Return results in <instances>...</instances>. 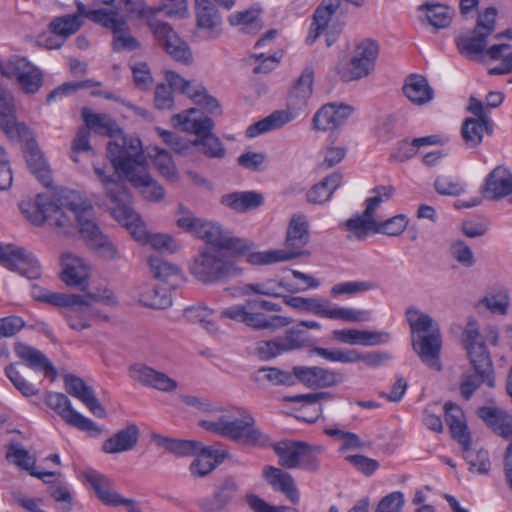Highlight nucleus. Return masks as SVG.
Masks as SVG:
<instances>
[{
    "mask_svg": "<svg viewBox=\"0 0 512 512\" xmlns=\"http://www.w3.org/2000/svg\"><path fill=\"white\" fill-rule=\"evenodd\" d=\"M92 206L78 192L61 190L54 197L38 194L35 200L22 201L21 212L34 225L41 226L45 221L58 228L72 227L74 221L80 227L78 212L86 206Z\"/></svg>",
    "mask_w": 512,
    "mask_h": 512,
    "instance_id": "3",
    "label": "nucleus"
},
{
    "mask_svg": "<svg viewBox=\"0 0 512 512\" xmlns=\"http://www.w3.org/2000/svg\"><path fill=\"white\" fill-rule=\"evenodd\" d=\"M61 280L69 287H77L84 291L89 286V267L80 257L70 253L61 256Z\"/></svg>",
    "mask_w": 512,
    "mask_h": 512,
    "instance_id": "24",
    "label": "nucleus"
},
{
    "mask_svg": "<svg viewBox=\"0 0 512 512\" xmlns=\"http://www.w3.org/2000/svg\"><path fill=\"white\" fill-rule=\"evenodd\" d=\"M194 38L215 39L222 32V17L210 0H196Z\"/></svg>",
    "mask_w": 512,
    "mask_h": 512,
    "instance_id": "20",
    "label": "nucleus"
},
{
    "mask_svg": "<svg viewBox=\"0 0 512 512\" xmlns=\"http://www.w3.org/2000/svg\"><path fill=\"white\" fill-rule=\"evenodd\" d=\"M493 122L491 119L466 118L461 126V135L467 148H477L485 134L492 135Z\"/></svg>",
    "mask_w": 512,
    "mask_h": 512,
    "instance_id": "35",
    "label": "nucleus"
},
{
    "mask_svg": "<svg viewBox=\"0 0 512 512\" xmlns=\"http://www.w3.org/2000/svg\"><path fill=\"white\" fill-rule=\"evenodd\" d=\"M100 82L94 80H85L77 82H66L52 90L46 97V102L51 103L65 96H68L79 89L100 86Z\"/></svg>",
    "mask_w": 512,
    "mask_h": 512,
    "instance_id": "58",
    "label": "nucleus"
},
{
    "mask_svg": "<svg viewBox=\"0 0 512 512\" xmlns=\"http://www.w3.org/2000/svg\"><path fill=\"white\" fill-rule=\"evenodd\" d=\"M16 355L27 362L29 368L36 371H43L46 377L54 380L57 371L52 362L40 351L26 344L17 343L15 346Z\"/></svg>",
    "mask_w": 512,
    "mask_h": 512,
    "instance_id": "33",
    "label": "nucleus"
},
{
    "mask_svg": "<svg viewBox=\"0 0 512 512\" xmlns=\"http://www.w3.org/2000/svg\"><path fill=\"white\" fill-rule=\"evenodd\" d=\"M330 397L327 392H314L307 394H296L293 396H285L284 401L295 402L300 405L298 414L295 417L306 423L316 422L322 414V406L320 400Z\"/></svg>",
    "mask_w": 512,
    "mask_h": 512,
    "instance_id": "28",
    "label": "nucleus"
},
{
    "mask_svg": "<svg viewBox=\"0 0 512 512\" xmlns=\"http://www.w3.org/2000/svg\"><path fill=\"white\" fill-rule=\"evenodd\" d=\"M152 439L158 447L164 448L178 457L192 455V440L170 438L160 434H152Z\"/></svg>",
    "mask_w": 512,
    "mask_h": 512,
    "instance_id": "54",
    "label": "nucleus"
},
{
    "mask_svg": "<svg viewBox=\"0 0 512 512\" xmlns=\"http://www.w3.org/2000/svg\"><path fill=\"white\" fill-rule=\"evenodd\" d=\"M480 193L487 200L508 198L512 203V172L504 166L495 167L486 176Z\"/></svg>",
    "mask_w": 512,
    "mask_h": 512,
    "instance_id": "21",
    "label": "nucleus"
},
{
    "mask_svg": "<svg viewBox=\"0 0 512 512\" xmlns=\"http://www.w3.org/2000/svg\"><path fill=\"white\" fill-rule=\"evenodd\" d=\"M139 302L152 309H167L172 305L168 291L154 285H144L139 293Z\"/></svg>",
    "mask_w": 512,
    "mask_h": 512,
    "instance_id": "48",
    "label": "nucleus"
},
{
    "mask_svg": "<svg viewBox=\"0 0 512 512\" xmlns=\"http://www.w3.org/2000/svg\"><path fill=\"white\" fill-rule=\"evenodd\" d=\"M222 108L214 96L203 86L194 88V150L208 158H223L225 148L213 132V118L221 115Z\"/></svg>",
    "mask_w": 512,
    "mask_h": 512,
    "instance_id": "4",
    "label": "nucleus"
},
{
    "mask_svg": "<svg viewBox=\"0 0 512 512\" xmlns=\"http://www.w3.org/2000/svg\"><path fill=\"white\" fill-rule=\"evenodd\" d=\"M107 157L118 178H124L134 187L140 188L147 200L156 202L164 198V188L147 171V159L139 138L122 136L109 142Z\"/></svg>",
    "mask_w": 512,
    "mask_h": 512,
    "instance_id": "2",
    "label": "nucleus"
},
{
    "mask_svg": "<svg viewBox=\"0 0 512 512\" xmlns=\"http://www.w3.org/2000/svg\"><path fill=\"white\" fill-rule=\"evenodd\" d=\"M445 421L450 429L453 439L461 446L463 451L471 447V436L465 422V416L460 406L446 402L444 405Z\"/></svg>",
    "mask_w": 512,
    "mask_h": 512,
    "instance_id": "30",
    "label": "nucleus"
},
{
    "mask_svg": "<svg viewBox=\"0 0 512 512\" xmlns=\"http://www.w3.org/2000/svg\"><path fill=\"white\" fill-rule=\"evenodd\" d=\"M0 128L10 138L20 137L26 130L24 124L17 123L13 97L0 91Z\"/></svg>",
    "mask_w": 512,
    "mask_h": 512,
    "instance_id": "38",
    "label": "nucleus"
},
{
    "mask_svg": "<svg viewBox=\"0 0 512 512\" xmlns=\"http://www.w3.org/2000/svg\"><path fill=\"white\" fill-rule=\"evenodd\" d=\"M45 403L67 423L81 431L100 434L101 430L91 419L77 412L70 399L63 393L48 392L45 396Z\"/></svg>",
    "mask_w": 512,
    "mask_h": 512,
    "instance_id": "17",
    "label": "nucleus"
},
{
    "mask_svg": "<svg viewBox=\"0 0 512 512\" xmlns=\"http://www.w3.org/2000/svg\"><path fill=\"white\" fill-rule=\"evenodd\" d=\"M87 481L98 498L106 505L119 506L121 495L110 489V480L102 474L91 472L86 476Z\"/></svg>",
    "mask_w": 512,
    "mask_h": 512,
    "instance_id": "50",
    "label": "nucleus"
},
{
    "mask_svg": "<svg viewBox=\"0 0 512 512\" xmlns=\"http://www.w3.org/2000/svg\"><path fill=\"white\" fill-rule=\"evenodd\" d=\"M194 235L210 246L194 260V276L198 280L210 284L242 274L237 257L251 252V242L234 237L218 223L198 218H194Z\"/></svg>",
    "mask_w": 512,
    "mask_h": 512,
    "instance_id": "1",
    "label": "nucleus"
},
{
    "mask_svg": "<svg viewBox=\"0 0 512 512\" xmlns=\"http://www.w3.org/2000/svg\"><path fill=\"white\" fill-rule=\"evenodd\" d=\"M43 81L44 79L41 70L33 65L30 70L22 75L21 79H19L17 83L23 93L35 94L42 87Z\"/></svg>",
    "mask_w": 512,
    "mask_h": 512,
    "instance_id": "61",
    "label": "nucleus"
},
{
    "mask_svg": "<svg viewBox=\"0 0 512 512\" xmlns=\"http://www.w3.org/2000/svg\"><path fill=\"white\" fill-rule=\"evenodd\" d=\"M138 221L142 225L144 230V236L141 239H138L133 233V230L136 229V225H131L130 227L128 225H124L130 231L131 235L135 240L139 242H148L151 245V247L157 251L175 253L176 251L179 250L180 246L172 236H170L169 234L162 233L149 235L140 217Z\"/></svg>",
    "mask_w": 512,
    "mask_h": 512,
    "instance_id": "45",
    "label": "nucleus"
},
{
    "mask_svg": "<svg viewBox=\"0 0 512 512\" xmlns=\"http://www.w3.org/2000/svg\"><path fill=\"white\" fill-rule=\"evenodd\" d=\"M198 424L208 432L244 444L265 446L268 442L267 436L254 427L253 417L243 408L222 411L212 419H200Z\"/></svg>",
    "mask_w": 512,
    "mask_h": 512,
    "instance_id": "6",
    "label": "nucleus"
},
{
    "mask_svg": "<svg viewBox=\"0 0 512 512\" xmlns=\"http://www.w3.org/2000/svg\"><path fill=\"white\" fill-rule=\"evenodd\" d=\"M262 194L255 191L232 192L221 197V203L236 212H246L263 204Z\"/></svg>",
    "mask_w": 512,
    "mask_h": 512,
    "instance_id": "42",
    "label": "nucleus"
},
{
    "mask_svg": "<svg viewBox=\"0 0 512 512\" xmlns=\"http://www.w3.org/2000/svg\"><path fill=\"white\" fill-rule=\"evenodd\" d=\"M148 265L155 279L166 283L173 289L185 282L181 269L159 256H150Z\"/></svg>",
    "mask_w": 512,
    "mask_h": 512,
    "instance_id": "32",
    "label": "nucleus"
},
{
    "mask_svg": "<svg viewBox=\"0 0 512 512\" xmlns=\"http://www.w3.org/2000/svg\"><path fill=\"white\" fill-rule=\"evenodd\" d=\"M482 303L492 313L506 314L509 305V296L504 288L493 289L482 300Z\"/></svg>",
    "mask_w": 512,
    "mask_h": 512,
    "instance_id": "57",
    "label": "nucleus"
},
{
    "mask_svg": "<svg viewBox=\"0 0 512 512\" xmlns=\"http://www.w3.org/2000/svg\"><path fill=\"white\" fill-rule=\"evenodd\" d=\"M83 18H85L84 14L80 13V9L77 8L74 14L56 17L52 20L49 24L50 32L65 41L82 27Z\"/></svg>",
    "mask_w": 512,
    "mask_h": 512,
    "instance_id": "44",
    "label": "nucleus"
},
{
    "mask_svg": "<svg viewBox=\"0 0 512 512\" xmlns=\"http://www.w3.org/2000/svg\"><path fill=\"white\" fill-rule=\"evenodd\" d=\"M62 316L66 319L68 326L76 331L90 328L92 319L108 320V316L95 309L84 294H75L66 310L62 311Z\"/></svg>",
    "mask_w": 512,
    "mask_h": 512,
    "instance_id": "18",
    "label": "nucleus"
},
{
    "mask_svg": "<svg viewBox=\"0 0 512 512\" xmlns=\"http://www.w3.org/2000/svg\"><path fill=\"white\" fill-rule=\"evenodd\" d=\"M295 384H302L310 389L333 387L343 381V374L319 366H295Z\"/></svg>",
    "mask_w": 512,
    "mask_h": 512,
    "instance_id": "19",
    "label": "nucleus"
},
{
    "mask_svg": "<svg viewBox=\"0 0 512 512\" xmlns=\"http://www.w3.org/2000/svg\"><path fill=\"white\" fill-rule=\"evenodd\" d=\"M477 414L496 435L504 439L512 437V416L506 411L483 406L478 409Z\"/></svg>",
    "mask_w": 512,
    "mask_h": 512,
    "instance_id": "31",
    "label": "nucleus"
},
{
    "mask_svg": "<svg viewBox=\"0 0 512 512\" xmlns=\"http://www.w3.org/2000/svg\"><path fill=\"white\" fill-rule=\"evenodd\" d=\"M139 47L138 41L131 35L126 21L113 32V48L115 51H132Z\"/></svg>",
    "mask_w": 512,
    "mask_h": 512,
    "instance_id": "62",
    "label": "nucleus"
},
{
    "mask_svg": "<svg viewBox=\"0 0 512 512\" xmlns=\"http://www.w3.org/2000/svg\"><path fill=\"white\" fill-rule=\"evenodd\" d=\"M341 182L342 175L340 173L330 174L308 191L307 200L313 204H322L328 201Z\"/></svg>",
    "mask_w": 512,
    "mask_h": 512,
    "instance_id": "47",
    "label": "nucleus"
},
{
    "mask_svg": "<svg viewBox=\"0 0 512 512\" xmlns=\"http://www.w3.org/2000/svg\"><path fill=\"white\" fill-rule=\"evenodd\" d=\"M378 54L377 42L365 39L357 45L355 55L349 61L348 67H336L337 74L345 82L366 77L374 69Z\"/></svg>",
    "mask_w": 512,
    "mask_h": 512,
    "instance_id": "14",
    "label": "nucleus"
},
{
    "mask_svg": "<svg viewBox=\"0 0 512 512\" xmlns=\"http://www.w3.org/2000/svg\"><path fill=\"white\" fill-rule=\"evenodd\" d=\"M135 86L140 90H148L154 82L150 67L146 62H133L129 64Z\"/></svg>",
    "mask_w": 512,
    "mask_h": 512,
    "instance_id": "63",
    "label": "nucleus"
},
{
    "mask_svg": "<svg viewBox=\"0 0 512 512\" xmlns=\"http://www.w3.org/2000/svg\"><path fill=\"white\" fill-rule=\"evenodd\" d=\"M284 303L303 313H311L320 318L341 320L344 322H365L370 319L367 310L350 307H331L326 299L302 296H284Z\"/></svg>",
    "mask_w": 512,
    "mask_h": 512,
    "instance_id": "12",
    "label": "nucleus"
},
{
    "mask_svg": "<svg viewBox=\"0 0 512 512\" xmlns=\"http://www.w3.org/2000/svg\"><path fill=\"white\" fill-rule=\"evenodd\" d=\"M314 72L311 68H305L294 85L291 95L297 99L306 100L313 90Z\"/></svg>",
    "mask_w": 512,
    "mask_h": 512,
    "instance_id": "64",
    "label": "nucleus"
},
{
    "mask_svg": "<svg viewBox=\"0 0 512 512\" xmlns=\"http://www.w3.org/2000/svg\"><path fill=\"white\" fill-rule=\"evenodd\" d=\"M404 95L414 104L423 105L434 97V90L428 80L419 74L409 75L403 86Z\"/></svg>",
    "mask_w": 512,
    "mask_h": 512,
    "instance_id": "37",
    "label": "nucleus"
},
{
    "mask_svg": "<svg viewBox=\"0 0 512 512\" xmlns=\"http://www.w3.org/2000/svg\"><path fill=\"white\" fill-rule=\"evenodd\" d=\"M484 32L474 29L472 35H459L456 38V45L459 52L468 58H475L483 55L492 61L499 63L488 68L490 75H503L512 71V50L509 44L492 45L485 50L487 38ZM512 83V79L509 81Z\"/></svg>",
    "mask_w": 512,
    "mask_h": 512,
    "instance_id": "9",
    "label": "nucleus"
},
{
    "mask_svg": "<svg viewBox=\"0 0 512 512\" xmlns=\"http://www.w3.org/2000/svg\"><path fill=\"white\" fill-rule=\"evenodd\" d=\"M435 190L441 195L459 196L466 190V184L451 176H438L434 182Z\"/></svg>",
    "mask_w": 512,
    "mask_h": 512,
    "instance_id": "60",
    "label": "nucleus"
},
{
    "mask_svg": "<svg viewBox=\"0 0 512 512\" xmlns=\"http://www.w3.org/2000/svg\"><path fill=\"white\" fill-rule=\"evenodd\" d=\"M16 251H21L22 255L15 258L8 267L9 270L18 272L28 279H36L40 276V264L35 256L22 247H17Z\"/></svg>",
    "mask_w": 512,
    "mask_h": 512,
    "instance_id": "51",
    "label": "nucleus"
},
{
    "mask_svg": "<svg viewBox=\"0 0 512 512\" xmlns=\"http://www.w3.org/2000/svg\"><path fill=\"white\" fill-rule=\"evenodd\" d=\"M280 310V305L271 301L252 300L245 304L230 306L224 309L221 315L254 329L275 330L287 326L290 320L284 316L268 315L265 312H278Z\"/></svg>",
    "mask_w": 512,
    "mask_h": 512,
    "instance_id": "10",
    "label": "nucleus"
},
{
    "mask_svg": "<svg viewBox=\"0 0 512 512\" xmlns=\"http://www.w3.org/2000/svg\"><path fill=\"white\" fill-rule=\"evenodd\" d=\"M295 118V114L288 110H276L267 117L251 124L246 129L248 138H255L263 133L279 129L291 122Z\"/></svg>",
    "mask_w": 512,
    "mask_h": 512,
    "instance_id": "40",
    "label": "nucleus"
},
{
    "mask_svg": "<svg viewBox=\"0 0 512 512\" xmlns=\"http://www.w3.org/2000/svg\"><path fill=\"white\" fill-rule=\"evenodd\" d=\"M94 172L101 181L107 198L114 205L112 208V216L121 224L136 225L133 230L134 235L141 239L144 236V230L139 223V215L131 207V195L127 187L116 179L114 174L107 175L104 167L93 166Z\"/></svg>",
    "mask_w": 512,
    "mask_h": 512,
    "instance_id": "11",
    "label": "nucleus"
},
{
    "mask_svg": "<svg viewBox=\"0 0 512 512\" xmlns=\"http://www.w3.org/2000/svg\"><path fill=\"white\" fill-rule=\"evenodd\" d=\"M81 115L86 125L85 128L89 131L93 130L98 134L110 137H114L122 133L116 121L108 114L93 113L89 108L83 107Z\"/></svg>",
    "mask_w": 512,
    "mask_h": 512,
    "instance_id": "39",
    "label": "nucleus"
},
{
    "mask_svg": "<svg viewBox=\"0 0 512 512\" xmlns=\"http://www.w3.org/2000/svg\"><path fill=\"white\" fill-rule=\"evenodd\" d=\"M233 296H246L250 294H261L265 296L279 297L282 295V285L275 280H268L263 283L245 284L231 289Z\"/></svg>",
    "mask_w": 512,
    "mask_h": 512,
    "instance_id": "52",
    "label": "nucleus"
},
{
    "mask_svg": "<svg viewBox=\"0 0 512 512\" xmlns=\"http://www.w3.org/2000/svg\"><path fill=\"white\" fill-rule=\"evenodd\" d=\"M128 374L133 381L161 392L170 393L178 387L177 382L166 373L157 371L143 363L131 365Z\"/></svg>",
    "mask_w": 512,
    "mask_h": 512,
    "instance_id": "23",
    "label": "nucleus"
},
{
    "mask_svg": "<svg viewBox=\"0 0 512 512\" xmlns=\"http://www.w3.org/2000/svg\"><path fill=\"white\" fill-rule=\"evenodd\" d=\"M344 226L351 233L349 237L354 236L359 239L366 237L369 232H377V221L373 215H367L366 210L361 215L348 219Z\"/></svg>",
    "mask_w": 512,
    "mask_h": 512,
    "instance_id": "53",
    "label": "nucleus"
},
{
    "mask_svg": "<svg viewBox=\"0 0 512 512\" xmlns=\"http://www.w3.org/2000/svg\"><path fill=\"white\" fill-rule=\"evenodd\" d=\"M66 392L80 400L96 416L102 418L106 415L104 407L100 404L91 387L83 379L73 374L63 377Z\"/></svg>",
    "mask_w": 512,
    "mask_h": 512,
    "instance_id": "26",
    "label": "nucleus"
},
{
    "mask_svg": "<svg viewBox=\"0 0 512 512\" xmlns=\"http://www.w3.org/2000/svg\"><path fill=\"white\" fill-rule=\"evenodd\" d=\"M13 457L15 464L30 472V475L37 477L44 482L48 483L49 480L46 478L48 477H54L57 475L56 472H38L36 471L34 465H35V459L32 458L28 451L25 450L22 446L19 444H12L9 447V450L7 452V458Z\"/></svg>",
    "mask_w": 512,
    "mask_h": 512,
    "instance_id": "49",
    "label": "nucleus"
},
{
    "mask_svg": "<svg viewBox=\"0 0 512 512\" xmlns=\"http://www.w3.org/2000/svg\"><path fill=\"white\" fill-rule=\"evenodd\" d=\"M462 343L477 374L464 375L460 384L462 397L469 400L482 383L494 387L495 376L490 353L485 343L480 340L478 323L473 318L469 319L462 333Z\"/></svg>",
    "mask_w": 512,
    "mask_h": 512,
    "instance_id": "5",
    "label": "nucleus"
},
{
    "mask_svg": "<svg viewBox=\"0 0 512 512\" xmlns=\"http://www.w3.org/2000/svg\"><path fill=\"white\" fill-rule=\"evenodd\" d=\"M139 436V428L134 424L128 425L105 440L102 445V450L107 454H116L132 450L138 443Z\"/></svg>",
    "mask_w": 512,
    "mask_h": 512,
    "instance_id": "34",
    "label": "nucleus"
},
{
    "mask_svg": "<svg viewBox=\"0 0 512 512\" xmlns=\"http://www.w3.org/2000/svg\"><path fill=\"white\" fill-rule=\"evenodd\" d=\"M418 9L424 13L428 24L436 29L447 28L454 16V9L441 3L426 2L420 5Z\"/></svg>",
    "mask_w": 512,
    "mask_h": 512,
    "instance_id": "43",
    "label": "nucleus"
},
{
    "mask_svg": "<svg viewBox=\"0 0 512 512\" xmlns=\"http://www.w3.org/2000/svg\"><path fill=\"white\" fill-rule=\"evenodd\" d=\"M80 221V234L88 241L89 245L96 249L105 259H116L119 257L114 244L100 231L93 206L86 205L78 212Z\"/></svg>",
    "mask_w": 512,
    "mask_h": 512,
    "instance_id": "16",
    "label": "nucleus"
},
{
    "mask_svg": "<svg viewBox=\"0 0 512 512\" xmlns=\"http://www.w3.org/2000/svg\"><path fill=\"white\" fill-rule=\"evenodd\" d=\"M357 7L363 5L364 0H345ZM341 0H323L321 4L317 7L313 15V22L311 24V28L309 34L306 38V42L308 44H312L316 41V39L326 31V43L327 46H332L341 32L340 28L336 27H328V24L335 14L337 9L339 8Z\"/></svg>",
    "mask_w": 512,
    "mask_h": 512,
    "instance_id": "15",
    "label": "nucleus"
},
{
    "mask_svg": "<svg viewBox=\"0 0 512 512\" xmlns=\"http://www.w3.org/2000/svg\"><path fill=\"white\" fill-rule=\"evenodd\" d=\"M24 155L31 173L36 176L43 186L50 187L52 178L49 165L34 141L26 143Z\"/></svg>",
    "mask_w": 512,
    "mask_h": 512,
    "instance_id": "36",
    "label": "nucleus"
},
{
    "mask_svg": "<svg viewBox=\"0 0 512 512\" xmlns=\"http://www.w3.org/2000/svg\"><path fill=\"white\" fill-rule=\"evenodd\" d=\"M76 8L80 9V13H83L85 18L90 21L109 28L114 32L118 27L124 25L125 20L119 16V9H88L81 1H75Z\"/></svg>",
    "mask_w": 512,
    "mask_h": 512,
    "instance_id": "41",
    "label": "nucleus"
},
{
    "mask_svg": "<svg viewBox=\"0 0 512 512\" xmlns=\"http://www.w3.org/2000/svg\"><path fill=\"white\" fill-rule=\"evenodd\" d=\"M228 456L225 449L203 446L194 441V473L204 476L214 470Z\"/></svg>",
    "mask_w": 512,
    "mask_h": 512,
    "instance_id": "29",
    "label": "nucleus"
},
{
    "mask_svg": "<svg viewBox=\"0 0 512 512\" xmlns=\"http://www.w3.org/2000/svg\"><path fill=\"white\" fill-rule=\"evenodd\" d=\"M350 105L328 103L322 106L313 117V126L317 130H334L341 126L352 114Z\"/></svg>",
    "mask_w": 512,
    "mask_h": 512,
    "instance_id": "27",
    "label": "nucleus"
},
{
    "mask_svg": "<svg viewBox=\"0 0 512 512\" xmlns=\"http://www.w3.org/2000/svg\"><path fill=\"white\" fill-rule=\"evenodd\" d=\"M33 65L27 58L13 55L7 60L0 61V72L2 76L18 81Z\"/></svg>",
    "mask_w": 512,
    "mask_h": 512,
    "instance_id": "55",
    "label": "nucleus"
},
{
    "mask_svg": "<svg viewBox=\"0 0 512 512\" xmlns=\"http://www.w3.org/2000/svg\"><path fill=\"white\" fill-rule=\"evenodd\" d=\"M295 366L291 371L282 370L276 367H262L254 373V380L259 383H268L273 386L295 385Z\"/></svg>",
    "mask_w": 512,
    "mask_h": 512,
    "instance_id": "46",
    "label": "nucleus"
},
{
    "mask_svg": "<svg viewBox=\"0 0 512 512\" xmlns=\"http://www.w3.org/2000/svg\"><path fill=\"white\" fill-rule=\"evenodd\" d=\"M155 38L159 44L164 47L168 54H170L177 61H187L190 56L188 45L180 39L177 33L171 26L159 20L149 22Z\"/></svg>",
    "mask_w": 512,
    "mask_h": 512,
    "instance_id": "22",
    "label": "nucleus"
},
{
    "mask_svg": "<svg viewBox=\"0 0 512 512\" xmlns=\"http://www.w3.org/2000/svg\"><path fill=\"white\" fill-rule=\"evenodd\" d=\"M406 316L412 332L417 334V340L413 341L414 350L429 368L440 371L442 341L438 325L429 315L414 308L408 309Z\"/></svg>",
    "mask_w": 512,
    "mask_h": 512,
    "instance_id": "8",
    "label": "nucleus"
},
{
    "mask_svg": "<svg viewBox=\"0 0 512 512\" xmlns=\"http://www.w3.org/2000/svg\"><path fill=\"white\" fill-rule=\"evenodd\" d=\"M263 479L276 492H279L292 503L298 504L300 493L293 476L281 468L268 465L263 468Z\"/></svg>",
    "mask_w": 512,
    "mask_h": 512,
    "instance_id": "25",
    "label": "nucleus"
},
{
    "mask_svg": "<svg viewBox=\"0 0 512 512\" xmlns=\"http://www.w3.org/2000/svg\"><path fill=\"white\" fill-rule=\"evenodd\" d=\"M312 353L333 363H356L359 362V352L354 349H328L323 347H315Z\"/></svg>",
    "mask_w": 512,
    "mask_h": 512,
    "instance_id": "56",
    "label": "nucleus"
},
{
    "mask_svg": "<svg viewBox=\"0 0 512 512\" xmlns=\"http://www.w3.org/2000/svg\"><path fill=\"white\" fill-rule=\"evenodd\" d=\"M394 191H395V189L391 185H387V186L381 185V186H377V187L373 188L370 191L371 196H369L365 200L366 214L367 215L371 214L374 216V213L378 209V207L382 203H385L391 199V197L394 194Z\"/></svg>",
    "mask_w": 512,
    "mask_h": 512,
    "instance_id": "59",
    "label": "nucleus"
},
{
    "mask_svg": "<svg viewBox=\"0 0 512 512\" xmlns=\"http://www.w3.org/2000/svg\"><path fill=\"white\" fill-rule=\"evenodd\" d=\"M274 451L281 467L315 472L320 467V456L324 452V447L304 441L287 440L278 442L274 446Z\"/></svg>",
    "mask_w": 512,
    "mask_h": 512,
    "instance_id": "13",
    "label": "nucleus"
},
{
    "mask_svg": "<svg viewBox=\"0 0 512 512\" xmlns=\"http://www.w3.org/2000/svg\"><path fill=\"white\" fill-rule=\"evenodd\" d=\"M309 240L307 217L302 213L293 214L287 226L284 248L249 252L247 262L260 266L291 261L305 255V247Z\"/></svg>",
    "mask_w": 512,
    "mask_h": 512,
    "instance_id": "7",
    "label": "nucleus"
}]
</instances>
